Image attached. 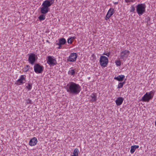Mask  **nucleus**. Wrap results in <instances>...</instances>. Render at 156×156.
Wrapping results in <instances>:
<instances>
[{
  "label": "nucleus",
  "instance_id": "24",
  "mask_svg": "<svg viewBox=\"0 0 156 156\" xmlns=\"http://www.w3.org/2000/svg\"><path fill=\"white\" fill-rule=\"evenodd\" d=\"M30 68V66H29V65H27L24 68V69L23 71L25 72H27L29 71Z\"/></svg>",
  "mask_w": 156,
  "mask_h": 156
},
{
  "label": "nucleus",
  "instance_id": "13",
  "mask_svg": "<svg viewBox=\"0 0 156 156\" xmlns=\"http://www.w3.org/2000/svg\"><path fill=\"white\" fill-rule=\"evenodd\" d=\"M37 140L35 137H34L32 138L29 141V145L31 146H34L35 145L37 144Z\"/></svg>",
  "mask_w": 156,
  "mask_h": 156
},
{
  "label": "nucleus",
  "instance_id": "2",
  "mask_svg": "<svg viewBox=\"0 0 156 156\" xmlns=\"http://www.w3.org/2000/svg\"><path fill=\"white\" fill-rule=\"evenodd\" d=\"M154 92V91L152 90L149 93H146L142 98V100L144 101L148 102L150 99L153 98Z\"/></svg>",
  "mask_w": 156,
  "mask_h": 156
},
{
  "label": "nucleus",
  "instance_id": "7",
  "mask_svg": "<svg viewBox=\"0 0 156 156\" xmlns=\"http://www.w3.org/2000/svg\"><path fill=\"white\" fill-rule=\"evenodd\" d=\"M100 62L102 66L105 67L108 62V59L106 57L102 55L100 57Z\"/></svg>",
  "mask_w": 156,
  "mask_h": 156
},
{
  "label": "nucleus",
  "instance_id": "33",
  "mask_svg": "<svg viewBox=\"0 0 156 156\" xmlns=\"http://www.w3.org/2000/svg\"><path fill=\"white\" fill-rule=\"evenodd\" d=\"M146 19L147 20V21H148V20H150V18H149V17H147V18H146Z\"/></svg>",
  "mask_w": 156,
  "mask_h": 156
},
{
  "label": "nucleus",
  "instance_id": "21",
  "mask_svg": "<svg viewBox=\"0 0 156 156\" xmlns=\"http://www.w3.org/2000/svg\"><path fill=\"white\" fill-rule=\"evenodd\" d=\"M76 38L75 37H71L69 38L67 40V42L68 44H71L73 42L74 39Z\"/></svg>",
  "mask_w": 156,
  "mask_h": 156
},
{
  "label": "nucleus",
  "instance_id": "28",
  "mask_svg": "<svg viewBox=\"0 0 156 156\" xmlns=\"http://www.w3.org/2000/svg\"><path fill=\"white\" fill-rule=\"evenodd\" d=\"M26 102L27 104H32V102L31 100L27 99L26 100Z\"/></svg>",
  "mask_w": 156,
  "mask_h": 156
},
{
  "label": "nucleus",
  "instance_id": "16",
  "mask_svg": "<svg viewBox=\"0 0 156 156\" xmlns=\"http://www.w3.org/2000/svg\"><path fill=\"white\" fill-rule=\"evenodd\" d=\"M90 97L91 98V101L92 102H95L97 100V96L96 94L95 93H93L92 94Z\"/></svg>",
  "mask_w": 156,
  "mask_h": 156
},
{
  "label": "nucleus",
  "instance_id": "11",
  "mask_svg": "<svg viewBox=\"0 0 156 156\" xmlns=\"http://www.w3.org/2000/svg\"><path fill=\"white\" fill-rule=\"evenodd\" d=\"M36 55L32 53L29 55L28 61L32 65L34 64L36 61Z\"/></svg>",
  "mask_w": 156,
  "mask_h": 156
},
{
  "label": "nucleus",
  "instance_id": "8",
  "mask_svg": "<svg viewBox=\"0 0 156 156\" xmlns=\"http://www.w3.org/2000/svg\"><path fill=\"white\" fill-rule=\"evenodd\" d=\"M66 42V40L63 38H62L59 39L58 42L55 43L58 46V47L57 48L58 49H60L62 48V46Z\"/></svg>",
  "mask_w": 156,
  "mask_h": 156
},
{
  "label": "nucleus",
  "instance_id": "29",
  "mask_svg": "<svg viewBox=\"0 0 156 156\" xmlns=\"http://www.w3.org/2000/svg\"><path fill=\"white\" fill-rule=\"evenodd\" d=\"M123 85L122 83H121V82H120L119 83L118 85V88H121L123 87Z\"/></svg>",
  "mask_w": 156,
  "mask_h": 156
},
{
  "label": "nucleus",
  "instance_id": "22",
  "mask_svg": "<svg viewBox=\"0 0 156 156\" xmlns=\"http://www.w3.org/2000/svg\"><path fill=\"white\" fill-rule=\"evenodd\" d=\"M79 152V150L78 148L75 149L73 151V155H76V156H78V153Z\"/></svg>",
  "mask_w": 156,
  "mask_h": 156
},
{
  "label": "nucleus",
  "instance_id": "3",
  "mask_svg": "<svg viewBox=\"0 0 156 156\" xmlns=\"http://www.w3.org/2000/svg\"><path fill=\"white\" fill-rule=\"evenodd\" d=\"M145 6L143 4H138L136 6V11L139 16L142 15L145 11Z\"/></svg>",
  "mask_w": 156,
  "mask_h": 156
},
{
  "label": "nucleus",
  "instance_id": "23",
  "mask_svg": "<svg viewBox=\"0 0 156 156\" xmlns=\"http://www.w3.org/2000/svg\"><path fill=\"white\" fill-rule=\"evenodd\" d=\"M32 87V83H28L26 86V87L28 89V90H30L31 89Z\"/></svg>",
  "mask_w": 156,
  "mask_h": 156
},
{
  "label": "nucleus",
  "instance_id": "1",
  "mask_svg": "<svg viewBox=\"0 0 156 156\" xmlns=\"http://www.w3.org/2000/svg\"><path fill=\"white\" fill-rule=\"evenodd\" d=\"M67 91L70 94L76 95L78 94L81 90L80 85L73 82L70 83L65 87Z\"/></svg>",
  "mask_w": 156,
  "mask_h": 156
},
{
  "label": "nucleus",
  "instance_id": "9",
  "mask_svg": "<svg viewBox=\"0 0 156 156\" xmlns=\"http://www.w3.org/2000/svg\"><path fill=\"white\" fill-rule=\"evenodd\" d=\"M77 57V55L76 53H71L70 55L67 59V61L73 62L76 61V59Z\"/></svg>",
  "mask_w": 156,
  "mask_h": 156
},
{
  "label": "nucleus",
  "instance_id": "10",
  "mask_svg": "<svg viewBox=\"0 0 156 156\" xmlns=\"http://www.w3.org/2000/svg\"><path fill=\"white\" fill-rule=\"evenodd\" d=\"M130 54V52L126 50L123 49L120 53V58L124 59V58H127Z\"/></svg>",
  "mask_w": 156,
  "mask_h": 156
},
{
  "label": "nucleus",
  "instance_id": "20",
  "mask_svg": "<svg viewBox=\"0 0 156 156\" xmlns=\"http://www.w3.org/2000/svg\"><path fill=\"white\" fill-rule=\"evenodd\" d=\"M54 1L55 0H46L44 2L45 3L48 4V5L50 6L52 4L54 3Z\"/></svg>",
  "mask_w": 156,
  "mask_h": 156
},
{
  "label": "nucleus",
  "instance_id": "30",
  "mask_svg": "<svg viewBox=\"0 0 156 156\" xmlns=\"http://www.w3.org/2000/svg\"><path fill=\"white\" fill-rule=\"evenodd\" d=\"M103 55H106L108 57H109V55H110V53H109V52H108V53L104 52L103 54Z\"/></svg>",
  "mask_w": 156,
  "mask_h": 156
},
{
  "label": "nucleus",
  "instance_id": "6",
  "mask_svg": "<svg viewBox=\"0 0 156 156\" xmlns=\"http://www.w3.org/2000/svg\"><path fill=\"white\" fill-rule=\"evenodd\" d=\"M48 4H46L44 2L42 4V7L41 8V12L43 14H45L48 12L49 11V7H50Z\"/></svg>",
  "mask_w": 156,
  "mask_h": 156
},
{
  "label": "nucleus",
  "instance_id": "17",
  "mask_svg": "<svg viewBox=\"0 0 156 156\" xmlns=\"http://www.w3.org/2000/svg\"><path fill=\"white\" fill-rule=\"evenodd\" d=\"M76 69H73L72 68H71L68 72V74L71 76H74L76 72Z\"/></svg>",
  "mask_w": 156,
  "mask_h": 156
},
{
  "label": "nucleus",
  "instance_id": "34",
  "mask_svg": "<svg viewBox=\"0 0 156 156\" xmlns=\"http://www.w3.org/2000/svg\"><path fill=\"white\" fill-rule=\"evenodd\" d=\"M125 82L124 81V82H122V83L123 85L124 84H125Z\"/></svg>",
  "mask_w": 156,
  "mask_h": 156
},
{
  "label": "nucleus",
  "instance_id": "14",
  "mask_svg": "<svg viewBox=\"0 0 156 156\" xmlns=\"http://www.w3.org/2000/svg\"><path fill=\"white\" fill-rule=\"evenodd\" d=\"M124 99L122 97L118 98L115 101L116 104L118 106L121 105Z\"/></svg>",
  "mask_w": 156,
  "mask_h": 156
},
{
  "label": "nucleus",
  "instance_id": "4",
  "mask_svg": "<svg viewBox=\"0 0 156 156\" xmlns=\"http://www.w3.org/2000/svg\"><path fill=\"white\" fill-rule=\"evenodd\" d=\"M34 70L37 73H41L43 71L44 67L40 65L39 64L36 63L34 64Z\"/></svg>",
  "mask_w": 156,
  "mask_h": 156
},
{
  "label": "nucleus",
  "instance_id": "32",
  "mask_svg": "<svg viewBox=\"0 0 156 156\" xmlns=\"http://www.w3.org/2000/svg\"><path fill=\"white\" fill-rule=\"evenodd\" d=\"M108 16L107 15H106V18H105V20H108L110 17L109 16Z\"/></svg>",
  "mask_w": 156,
  "mask_h": 156
},
{
  "label": "nucleus",
  "instance_id": "19",
  "mask_svg": "<svg viewBox=\"0 0 156 156\" xmlns=\"http://www.w3.org/2000/svg\"><path fill=\"white\" fill-rule=\"evenodd\" d=\"M114 9L112 8H111L108 11V13L107 14L108 16H110L111 17L114 14Z\"/></svg>",
  "mask_w": 156,
  "mask_h": 156
},
{
  "label": "nucleus",
  "instance_id": "12",
  "mask_svg": "<svg viewBox=\"0 0 156 156\" xmlns=\"http://www.w3.org/2000/svg\"><path fill=\"white\" fill-rule=\"evenodd\" d=\"M26 76L25 75H22L20 78L17 81V82L19 85L21 83H23L26 82Z\"/></svg>",
  "mask_w": 156,
  "mask_h": 156
},
{
  "label": "nucleus",
  "instance_id": "27",
  "mask_svg": "<svg viewBox=\"0 0 156 156\" xmlns=\"http://www.w3.org/2000/svg\"><path fill=\"white\" fill-rule=\"evenodd\" d=\"M130 9V11L131 12H133L135 10V8L133 5L131 6Z\"/></svg>",
  "mask_w": 156,
  "mask_h": 156
},
{
  "label": "nucleus",
  "instance_id": "35",
  "mask_svg": "<svg viewBox=\"0 0 156 156\" xmlns=\"http://www.w3.org/2000/svg\"><path fill=\"white\" fill-rule=\"evenodd\" d=\"M155 125L156 126V121H155Z\"/></svg>",
  "mask_w": 156,
  "mask_h": 156
},
{
  "label": "nucleus",
  "instance_id": "31",
  "mask_svg": "<svg viewBox=\"0 0 156 156\" xmlns=\"http://www.w3.org/2000/svg\"><path fill=\"white\" fill-rule=\"evenodd\" d=\"M126 2H134V0H125Z\"/></svg>",
  "mask_w": 156,
  "mask_h": 156
},
{
  "label": "nucleus",
  "instance_id": "15",
  "mask_svg": "<svg viewBox=\"0 0 156 156\" xmlns=\"http://www.w3.org/2000/svg\"><path fill=\"white\" fill-rule=\"evenodd\" d=\"M125 77L124 75H119L117 77L115 76L114 77V79L117 80L119 81L122 82L123 80Z\"/></svg>",
  "mask_w": 156,
  "mask_h": 156
},
{
  "label": "nucleus",
  "instance_id": "25",
  "mask_svg": "<svg viewBox=\"0 0 156 156\" xmlns=\"http://www.w3.org/2000/svg\"><path fill=\"white\" fill-rule=\"evenodd\" d=\"M39 19L40 20H44L45 19V16L44 15H41L39 17Z\"/></svg>",
  "mask_w": 156,
  "mask_h": 156
},
{
  "label": "nucleus",
  "instance_id": "26",
  "mask_svg": "<svg viewBox=\"0 0 156 156\" xmlns=\"http://www.w3.org/2000/svg\"><path fill=\"white\" fill-rule=\"evenodd\" d=\"M115 63L117 66H120L121 65V62L120 60H116L115 61Z\"/></svg>",
  "mask_w": 156,
  "mask_h": 156
},
{
  "label": "nucleus",
  "instance_id": "18",
  "mask_svg": "<svg viewBox=\"0 0 156 156\" xmlns=\"http://www.w3.org/2000/svg\"><path fill=\"white\" fill-rule=\"evenodd\" d=\"M139 147V146L138 145H135L133 146H132L131 147V149L130 152L131 154L133 153L136 149L138 148Z\"/></svg>",
  "mask_w": 156,
  "mask_h": 156
},
{
  "label": "nucleus",
  "instance_id": "5",
  "mask_svg": "<svg viewBox=\"0 0 156 156\" xmlns=\"http://www.w3.org/2000/svg\"><path fill=\"white\" fill-rule=\"evenodd\" d=\"M47 61L48 64L51 66H53L57 64L55 58L53 56H48Z\"/></svg>",
  "mask_w": 156,
  "mask_h": 156
}]
</instances>
